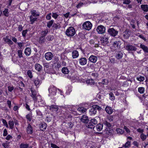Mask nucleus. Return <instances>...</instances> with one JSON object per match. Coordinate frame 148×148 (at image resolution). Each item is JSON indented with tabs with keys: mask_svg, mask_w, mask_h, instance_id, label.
<instances>
[{
	"mask_svg": "<svg viewBox=\"0 0 148 148\" xmlns=\"http://www.w3.org/2000/svg\"><path fill=\"white\" fill-rule=\"evenodd\" d=\"M101 108L97 105H93L89 111V114L90 115L95 114H96L97 110H101Z\"/></svg>",
	"mask_w": 148,
	"mask_h": 148,
	"instance_id": "obj_1",
	"label": "nucleus"
},
{
	"mask_svg": "<svg viewBox=\"0 0 148 148\" xmlns=\"http://www.w3.org/2000/svg\"><path fill=\"white\" fill-rule=\"evenodd\" d=\"M75 30L72 27H69L66 30V34L68 36H73L75 34Z\"/></svg>",
	"mask_w": 148,
	"mask_h": 148,
	"instance_id": "obj_2",
	"label": "nucleus"
},
{
	"mask_svg": "<svg viewBox=\"0 0 148 148\" xmlns=\"http://www.w3.org/2000/svg\"><path fill=\"white\" fill-rule=\"evenodd\" d=\"M82 26L83 29L89 30L92 28V24L90 21H86L83 24Z\"/></svg>",
	"mask_w": 148,
	"mask_h": 148,
	"instance_id": "obj_3",
	"label": "nucleus"
},
{
	"mask_svg": "<svg viewBox=\"0 0 148 148\" xmlns=\"http://www.w3.org/2000/svg\"><path fill=\"white\" fill-rule=\"evenodd\" d=\"M97 123V121L96 119H93L91 120L90 122L88 123L87 126L88 128L93 129Z\"/></svg>",
	"mask_w": 148,
	"mask_h": 148,
	"instance_id": "obj_4",
	"label": "nucleus"
},
{
	"mask_svg": "<svg viewBox=\"0 0 148 148\" xmlns=\"http://www.w3.org/2000/svg\"><path fill=\"white\" fill-rule=\"evenodd\" d=\"M108 33L111 36L115 37L117 36L118 34V31L113 28L109 29L108 31Z\"/></svg>",
	"mask_w": 148,
	"mask_h": 148,
	"instance_id": "obj_5",
	"label": "nucleus"
},
{
	"mask_svg": "<svg viewBox=\"0 0 148 148\" xmlns=\"http://www.w3.org/2000/svg\"><path fill=\"white\" fill-rule=\"evenodd\" d=\"M125 47V49L129 51V52H130V51H135L137 49L135 46L130 44H127Z\"/></svg>",
	"mask_w": 148,
	"mask_h": 148,
	"instance_id": "obj_6",
	"label": "nucleus"
},
{
	"mask_svg": "<svg viewBox=\"0 0 148 148\" xmlns=\"http://www.w3.org/2000/svg\"><path fill=\"white\" fill-rule=\"evenodd\" d=\"M96 30L99 34H102L105 32L106 28L103 26L100 25L97 27Z\"/></svg>",
	"mask_w": 148,
	"mask_h": 148,
	"instance_id": "obj_7",
	"label": "nucleus"
},
{
	"mask_svg": "<svg viewBox=\"0 0 148 148\" xmlns=\"http://www.w3.org/2000/svg\"><path fill=\"white\" fill-rule=\"evenodd\" d=\"M48 90L51 95H54L56 94V88L54 86L50 87L49 88Z\"/></svg>",
	"mask_w": 148,
	"mask_h": 148,
	"instance_id": "obj_8",
	"label": "nucleus"
},
{
	"mask_svg": "<svg viewBox=\"0 0 148 148\" xmlns=\"http://www.w3.org/2000/svg\"><path fill=\"white\" fill-rule=\"evenodd\" d=\"M46 59L47 60H51L53 57V54L51 52H48L46 53L45 55Z\"/></svg>",
	"mask_w": 148,
	"mask_h": 148,
	"instance_id": "obj_9",
	"label": "nucleus"
},
{
	"mask_svg": "<svg viewBox=\"0 0 148 148\" xmlns=\"http://www.w3.org/2000/svg\"><path fill=\"white\" fill-rule=\"evenodd\" d=\"M103 124H102L99 123L97 125L95 126L93 129L94 131L97 130V131H101L103 129Z\"/></svg>",
	"mask_w": 148,
	"mask_h": 148,
	"instance_id": "obj_10",
	"label": "nucleus"
},
{
	"mask_svg": "<svg viewBox=\"0 0 148 148\" xmlns=\"http://www.w3.org/2000/svg\"><path fill=\"white\" fill-rule=\"evenodd\" d=\"M31 91L32 92L31 96L33 98V100L35 101H36L37 99L36 96V92L35 90L33 88H31Z\"/></svg>",
	"mask_w": 148,
	"mask_h": 148,
	"instance_id": "obj_11",
	"label": "nucleus"
},
{
	"mask_svg": "<svg viewBox=\"0 0 148 148\" xmlns=\"http://www.w3.org/2000/svg\"><path fill=\"white\" fill-rule=\"evenodd\" d=\"M80 120L83 123H88L89 121L88 117L85 115H84L82 116Z\"/></svg>",
	"mask_w": 148,
	"mask_h": 148,
	"instance_id": "obj_12",
	"label": "nucleus"
},
{
	"mask_svg": "<svg viewBox=\"0 0 148 148\" xmlns=\"http://www.w3.org/2000/svg\"><path fill=\"white\" fill-rule=\"evenodd\" d=\"M26 131L28 134H32L33 132L32 127L29 124H28L27 127Z\"/></svg>",
	"mask_w": 148,
	"mask_h": 148,
	"instance_id": "obj_13",
	"label": "nucleus"
},
{
	"mask_svg": "<svg viewBox=\"0 0 148 148\" xmlns=\"http://www.w3.org/2000/svg\"><path fill=\"white\" fill-rule=\"evenodd\" d=\"M89 59L90 62L93 63H95L96 62L97 58V56L92 55L90 57Z\"/></svg>",
	"mask_w": 148,
	"mask_h": 148,
	"instance_id": "obj_14",
	"label": "nucleus"
},
{
	"mask_svg": "<svg viewBox=\"0 0 148 148\" xmlns=\"http://www.w3.org/2000/svg\"><path fill=\"white\" fill-rule=\"evenodd\" d=\"M79 63L80 65H84L87 63V60L85 58H82L79 59Z\"/></svg>",
	"mask_w": 148,
	"mask_h": 148,
	"instance_id": "obj_15",
	"label": "nucleus"
},
{
	"mask_svg": "<svg viewBox=\"0 0 148 148\" xmlns=\"http://www.w3.org/2000/svg\"><path fill=\"white\" fill-rule=\"evenodd\" d=\"M34 82L35 85L36 86H39L41 83V80L38 77L36 78L34 80Z\"/></svg>",
	"mask_w": 148,
	"mask_h": 148,
	"instance_id": "obj_16",
	"label": "nucleus"
},
{
	"mask_svg": "<svg viewBox=\"0 0 148 148\" xmlns=\"http://www.w3.org/2000/svg\"><path fill=\"white\" fill-rule=\"evenodd\" d=\"M35 67L36 70L38 71H40L42 69V66L39 64H35Z\"/></svg>",
	"mask_w": 148,
	"mask_h": 148,
	"instance_id": "obj_17",
	"label": "nucleus"
},
{
	"mask_svg": "<svg viewBox=\"0 0 148 148\" xmlns=\"http://www.w3.org/2000/svg\"><path fill=\"white\" fill-rule=\"evenodd\" d=\"M49 110L51 111H57L58 109V106L56 105H51L49 106Z\"/></svg>",
	"mask_w": 148,
	"mask_h": 148,
	"instance_id": "obj_18",
	"label": "nucleus"
},
{
	"mask_svg": "<svg viewBox=\"0 0 148 148\" xmlns=\"http://www.w3.org/2000/svg\"><path fill=\"white\" fill-rule=\"evenodd\" d=\"M105 110L106 112L109 114H111L113 112V110L112 108L110 107H106Z\"/></svg>",
	"mask_w": 148,
	"mask_h": 148,
	"instance_id": "obj_19",
	"label": "nucleus"
},
{
	"mask_svg": "<svg viewBox=\"0 0 148 148\" xmlns=\"http://www.w3.org/2000/svg\"><path fill=\"white\" fill-rule=\"evenodd\" d=\"M101 42L104 44H107L108 43V39L107 38H100Z\"/></svg>",
	"mask_w": 148,
	"mask_h": 148,
	"instance_id": "obj_20",
	"label": "nucleus"
},
{
	"mask_svg": "<svg viewBox=\"0 0 148 148\" xmlns=\"http://www.w3.org/2000/svg\"><path fill=\"white\" fill-rule=\"evenodd\" d=\"M24 53L27 56H29L31 53V49L30 48H26L25 50Z\"/></svg>",
	"mask_w": 148,
	"mask_h": 148,
	"instance_id": "obj_21",
	"label": "nucleus"
},
{
	"mask_svg": "<svg viewBox=\"0 0 148 148\" xmlns=\"http://www.w3.org/2000/svg\"><path fill=\"white\" fill-rule=\"evenodd\" d=\"M140 47L143 49L144 52L148 53V47H147L142 44H141L140 45Z\"/></svg>",
	"mask_w": 148,
	"mask_h": 148,
	"instance_id": "obj_22",
	"label": "nucleus"
},
{
	"mask_svg": "<svg viewBox=\"0 0 148 148\" xmlns=\"http://www.w3.org/2000/svg\"><path fill=\"white\" fill-rule=\"evenodd\" d=\"M31 15L32 16L36 17L39 15V13L37 12L35 10H33L31 11Z\"/></svg>",
	"mask_w": 148,
	"mask_h": 148,
	"instance_id": "obj_23",
	"label": "nucleus"
},
{
	"mask_svg": "<svg viewBox=\"0 0 148 148\" xmlns=\"http://www.w3.org/2000/svg\"><path fill=\"white\" fill-rule=\"evenodd\" d=\"M62 128L64 131H66L67 129L69 128L68 127L69 124L68 123H64L62 124Z\"/></svg>",
	"mask_w": 148,
	"mask_h": 148,
	"instance_id": "obj_24",
	"label": "nucleus"
},
{
	"mask_svg": "<svg viewBox=\"0 0 148 148\" xmlns=\"http://www.w3.org/2000/svg\"><path fill=\"white\" fill-rule=\"evenodd\" d=\"M123 36L124 37H129L130 36L131 33L128 29H127L123 32Z\"/></svg>",
	"mask_w": 148,
	"mask_h": 148,
	"instance_id": "obj_25",
	"label": "nucleus"
},
{
	"mask_svg": "<svg viewBox=\"0 0 148 148\" xmlns=\"http://www.w3.org/2000/svg\"><path fill=\"white\" fill-rule=\"evenodd\" d=\"M72 57L73 58H77L79 56V53L77 51L75 50L72 52Z\"/></svg>",
	"mask_w": 148,
	"mask_h": 148,
	"instance_id": "obj_26",
	"label": "nucleus"
},
{
	"mask_svg": "<svg viewBox=\"0 0 148 148\" xmlns=\"http://www.w3.org/2000/svg\"><path fill=\"white\" fill-rule=\"evenodd\" d=\"M123 54L121 52H119L116 53V58L118 59H121L123 57Z\"/></svg>",
	"mask_w": 148,
	"mask_h": 148,
	"instance_id": "obj_27",
	"label": "nucleus"
},
{
	"mask_svg": "<svg viewBox=\"0 0 148 148\" xmlns=\"http://www.w3.org/2000/svg\"><path fill=\"white\" fill-rule=\"evenodd\" d=\"M142 10L144 12H147L148 11V7L147 5H141Z\"/></svg>",
	"mask_w": 148,
	"mask_h": 148,
	"instance_id": "obj_28",
	"label": "nucleus"
},
{
	"mask_svg": "<svg viewBox=\"0 0 148 148\" xmlns=\"http://www.w3.org/2000/svg\"><path fill=\"white\" fill-rule=\"evenodd\" d=\"M4 41L6 43L10 45H12V44L13 42L11 41V39L8 38H5L3 39Z\"/></svg>",
	"mask_w": 148,
	"mask_h": 148,
	"instance_id": "obj_29",
	"label": "nucleus"
},
{
	"mask_svg": "<svg viewBox=\"0 0 148 148\" xmlns=\"http://www.w3.org/2000/svg\"><path fill=\"white\" fill-rule=\"evenodd\" d=\"M62 71L64 74H68L69 72L68 68L66 67H63L62 69Z\"/></svg>",
	"mask_w": 148,
	"mask_h": 148,
	"instance_id": "obj_30",
	"label": "nucleus"
},
{
	"mask_svg": "<svg viewBox=\"0 0 148 148\" xmlns=\"http://www.w3.org/2000/svg\"><path fill=\"white\" fill-rule=\"evenodd\" d=\"M77 110L81 112V113H84L86 111V109L83 107L79 108L77 109Z\"/></svg>",
	"mask_w": 148,
	"mask_h": 148,
	"instance_id": "obj_31",
	"label": "nucleus"
},
{
	"mask_svg": "<svg viewBox=\"0 0 148 148\" xmlns=\"http://www.w3.org/2000/svg\"><path fill=\"white\" fill-rule=\"evenodd\" d=\"M8 124L10 128L11 129H12L14 128V122L13 121H9Z\"/></svg>",
	"mask_w": 148,
	"mask_h": 148,
	"instance_id": "obj_32",
	"label": "nucleus"
},
{
	"mask_svg": "<svg viewBox=\"0 0 148 148\" xmlns=\"http://www.w3.org/2000/svg\"><path fill=\"white\" fill-rule=\"evenodd\" d=\"M30 21L31 24H33L34 23L36 20L37 18L36 17H33L32 16H30Z\"/></svg>",
	"mask_w": 148,
	"mask_h": 148,
	"instance_id": "obj_33",
	"label": "nucleus"
},
{
	"mask_svg": "<svg viewBox=\"0 0 148 148\" xmlns=\"http://www.w3.org/2000/svg\"><path fill=\"white\" fill-rule=\"evenodd\" d=\"M3 13L5 16H9V12L8 11V9H5L3 11Z\"/></svg>",
	"mask_w": 148,
	"mask_h": 148,
	"instance_id": "obj_34",
	"label": "nucleus"
},
{
	"mask_svg": "<svg viewBox=\"0 0 148 148\" xmlns=\"http://www.w3.org/2000/svg\"><path fill=\"white\" fill-rule=\"evenodd\" d=\"M140 136L141 139L143 141H144L147 138V136L143 133H142Z\"/></svg>",
	"mask_w": 148,
	"mask_h": 148,
	"instance_id": "obj_35",
	"label": "nucleus"
},
{
	"mask_svg": "<svg viewBox=\"0 0 148 148\" xmlns=\"http://www.w3.org/2000/svg\"><path fill=\"white\" fill-rule=\"evenodd\" d=\"M145 89L144 87H140L138 88V92L140 94H143L144 92Z\"/></svg>",
	"mask_w": 148,
	"mask_h": 148,
	"instance_id": "obj_36",
	"label": "nucleus"
},
{
	"mask_svg": "<svg viewBox=\"0 0 148 148\" xmlns=\"http://www.w3.org/2000/svg\"><path fill=\"white\" fill-rule=\"evenodd\" d=\"M29 147V145L28 144H24L21 143L20 146V148H27Z\"/></svg>",
	"mask_w": 148,
	"mask_h": 148,
	"instance_id": "obj_37",
	"label": "nucleus"
},
{
	"mask_svg": "<svg viewBox=\"0 0 148 148\" xmlns=\"http://www.w3.org/2000/svg\"><path fill=\"white\" fill-rule=\"evenodd\" d=\"M103 124L104 125H106L107 127L109 128L112 126L111 124L110 123L108 122L107 121H104L103 123Z\"/></svg>",
	"mask_w": 148,
	"mask_h": 148,
	"instance_id": "obj_38",
	"label": "nucleus"
},
{
	"mask_svg": "<svg viewBox=\"0 0 148 148\" xmlns=\"http://www.w3.org/2000/svg\"><path fill=\"white\" fill-rule=\"evenodd\" d=\"M54 22L53 20H51L47 23V26L49 28H50Z\"/></svg>",
	"mask_w": 148,
	"mask_h": 148,
	"instance_id": "obj_39",
	"label": "nucleus"
},
{
	"mask_svg": "<svg viewBox=\"0 0 148 148\" xmlns=\"http://www.w3.org/2000/svg\"><path fill=\"white\" fill-rule=\"evenodd\" d=\"M116 131L118 134H123L124 132V131L123 130L120 128L117 129H116Z\"/></svg>",
	"mask_w": 148,
	"mask_h": 148,
	"instance_id": "obj_40",
	"label": "nucleus"
},
{
	"mask_svg": "<svg viewBox=\"0 0 148 148\" xmlns=\"http://www.w3.org/2000/svg\"><path fill=\"white\" fill-rule=\"evenodd\" d=\"M17 53L18 54V55L19 57L20 58H21L23 57V53H22V51L21 50H18L17 51Z\"/></svg>",
	"mask_w": 148,
	"mask_h": 148,
	"instance_id": "obj_41",
	"label": "nucleus"
},
{
	"mask_svg": "<svg viewBox=\"0 0 148 148\" xmlns=\"http://www.w3.org/2000/svg\"><path fill=\"white\" fill-rule=\"evenodd\" d=\"M44 38H37V40L40 43H42L44 42Z\"/></svg>",
	"mask_w": 148,
	"mask_h": 148,
	"instance_id": "obj_42",
	"label": "nucleus"
},
{
	"mask_svg": "<svg viewBox=\"0 0 148 148\" xmlns=\"http://www.w3.org/2000/svg\"><path fill=\"white\" fill-rule=\"evenodd\" d=\"M9 142L6 141L5 143L2 144V145L5 148H8L9 147Z\"/></svg>",
	"mask_w": 148,
	"mask_h": 148,
	"instance_id": "obj_43",
	"label": "nucleus"
},
{
	"mask_svg": "<svg viewBox=\"0 0 148 148\" xmlns=\"http://www.w3.org/2000/svg\"><path fill=\"white\" fill-rule=\"evenodd\" d=\"M136 79L139 81L142 82L145 80V77H144L140 76L139 77H137Z\"/></svg>",
	"mask_w": 148,
	"mask_h": 148,
	"instance_id": "obj_44",
	"label": "nucleus"
},
{
	"mask_svg": "<svg viewBox=\"0 0 148 148\" xmlns=\"http://www.w3.org/2000/svg\"><path fill=\"white\" fill-rule=\"evenodd\" d=\"M109 95L110 98L111 100H113L115 99V97L114 96V95L112 92H110L109 94Z\"/></svg>",
	"mask_w": 148,
	"mask_h": 148,
	"instance_id": "obj_45",
	"label": "nucleus"
},
{
	"mask_svg": "<svg viewBox=\"0 0 148 148\" xmlns=\"http://www.w3.org/2000/svg\"><path fill=\"white\" fill-rule=\"evenodd\" d=\"M94 82V80L92 79H90L87 81V83L90 85L93 84Z\"/></svg>",
	"mask_w": 148,
	"mask_h": 148,
	"instance_id": "obj_46",
	"label": "nucleus"
},
{
	"mask_svg": "<svg viewBox=\"0 0 148 148\" xmlns=\"http://www.w3.org/2000/svg\"><path fill=\"white\" fill-rule=\"evenodd\" d=\"M27 75H28L29 77L30 78L32 77V72L31 71L29 70L27 71Z\"/></svg>",
	"mask_w": 148,
	"mask_h": 148,
	"instance_id": "obj_47",
	"label": "nucleus"
},
{
	"mask_svg": "<svg viewBox=\"0 0 148 148\" xmlns=\"http://www.w3.org/2000/svg\"><path fill=\"white\" fill-rule=\"evenodd\" d=\"M2 122L4 126H5L7 127H8V124L7 123L6 121L4 119H2Z\"/></svg>",
	"mask_w": 148,
	"mask_h": 148,
	"instance_id": "obj_48",
	"label": "nucleus"
},
{
	"mask_svg": "<svg viewBox=\"0 0 148 148\" xmlns=\"http://www.w3.org/2000/svg\"><path fill=\"white\" fill-rule=\"evenodd\" d=\"M130 142L129 141H127L125 144V145L123 146V147L127 148L128 147L130 146Z\"/></svg>",
	"mask_w": 148,
	"mask_h": 148,
	"instance_id": "obj_49",
	"label": "nucleus"
},
{
	"mask_svg": "<svg viewBox=\"0 0 148 148\" xmlns=\"http://www.w3.org/2000/svg\"><path fill=\"white\" fill-rule=\"evenodd\" d=\"M113 45L114 47L117 48H118L119 47H120L119 44L117 43V42L116 41L114 42Z\"/></svg>",
	"mask_w": 148,
	"mask_h": 148,
	"instance_id": "obj_50",
	"label": "nucleus"
},
{
	"mask_svg": "<svg viewBox=\"0 0 148 148\" xmlns=\"http://www.w3.org/2000/svg\"><path fill=\"white\" fill-rule=\"evenodd\" d=\"M52 16L53 18L56 19L57 18L58 15L56 13H52Z\"/></svg>",
	"mask_w": 148,
	"mask_h": 148,
	"instance_id": "obj_51",
	"label": "nucleus"
},
{
	"mask_svg": "<svg viewBox=\"0 0 148 148\" xmlns=\"http://www.w3.org/2000/svg\"><path fill=\"white\" fill-rule=\"evenodd\" d=\"M130 0H123V4L128 5L130 3Z\"/></svg>",
	"mask_w": 148,
	"mask_h": 148,
	"instance_id": "obj_52",
	"label": "nucleus"
},
{
	"mask_svg": "<svg viewBox=\"0 0 148 148\" xmlns=\"http://www.w3.org/2000/svg\"><path fill=\"white\" fill-rule=\"evenodd\" d=\"M98 1H101V2H104V1H105L104 0H91V1H90V2H92V3H96Z\"/></svg>",
	"mask_w": 148,
	"mask_h": 148,
	"instance_id": "obj_53",
	"label": "nucleus"
},
{
	"mask_svg": "<svg viewBox=\"0 0 148 148\" xmlns=\"http://www.w3.org/2000/svg\"><path fill=\"white\" fill-rule=\"evenodd\" d=\"M31 116L30 114H28L26 116V117L27 119L29 121H31Z\"/></svg>",
	"mask_w": 148,
	"mask_h": 148,
	"instance_id": "obj_54",
	"label": "nucleus"
},
{
	"mask_svg": "<svg viewBox=\"0 0 148 148\" xmlns=\"http://www.w3.org/2000/svg\"><path fill=\"white\" fill-rule=\"evenodd\" d=\"M46 18L47 20H50L51 18V13H50L47 14L46 16Z\"/></svg>",
	"mask_w": 148,
	"mask_h": 148,
	"instance_id": "obj_55",
	"label": "nucleus"
},
{
	"mask_svg": "<svg viewBox=\"0 0 148 148\" xmlns=\"http://www.w3.org/2000/svg\"><path fill=\"white\" fill-rule=\"evenodd\" d=\"M48 32V31L47 30H44V31L42 32L41 33V34L43 36H45L47 34Z\"/></svg>",
	"mask_w": 148,
	"mask_h": 148,
	"instance_id": "obj_56",
	"label": "nucleus"
},
{
	"mask_svg": "<svg viewBox=\"0 0 148 148\" xmlns=\"http://www.w3.org/2000/svg\"><path fill=\"white\" fill-rule=\"evenodd\" d=\"M43 65L44 67L46 68H48L49 67V64L48 63H44L43 64Z\"/></svg>",
	"mask_w": 148,
	"mask_h": 148,
	"instance_id": "obj_57",
	"label": "nucleus"
},
{
	"mask_svg": "<svg viewBox=\"0 0 148 148\" xmlns=\"http://www.w3.org/2000/svg\"><path fill=\"white\" fill-rule=\"evenodd\" d=\"M51 147L53 148H59V147L58 146L55 144L51 143Z\"/></svg>",
	"mask_w": 148,
	"mask_h": 148,
	"instance_id": "obj_58",
	"label": "nucleus"
},
{
	"mask_svg": "<svg viewBox=\"0 0 148 148\" xmlns=\"http://www.w3.org/2000/svg\"><path fill=\"white\" fill-rule=\"evenodd\" d=\"M124 129L125 130L127 133H129L130 131L129 129L126 126H125L124 127Z\"/></svg>",
	"mask_w": 148,
	"mask_h": 148,
	"instance_id": "obj_59",
	"label": "nucleus"
},
{
	"mask_svg": "<svg viewBox=\"0 0 148 148\" xmlns=\"http://www.w3.org/2000/svg\"><path fill=\"white\" fill-rule=\"evenodd\" d=\"M11 101L9 100H8L7 101V103L8 106L10 108L11 107Z\"/></svg>",
	"mask_w": 148,
	"mask_h": 148,
	"instance_id": "obj_60",
	"label": "nucleus"
},
{
	"mask_svg": "<svg viewBox=\"0 0 148 148\" xmlns=\"http://www.w3.org/2000/svg\"><path fill=\"white\" fill-rule=\"evenodd\" d=\"M83 4V3H79L76 6L77 8H80Z\"/></svg>",
	"mask_w": 148,
	"mask_h": 148,
	"instance_id": "obj_61",
	"label": "nucleus"
},
{
	"mask_svg": "<svg viewBox=\"0 0 148 148\" xmlns=\"http://www.w3.org/2000/svg\"><path fill=\"white\" fill-rule=\"evenodd\" d=\"M47 127L46 125L45 124H44L41 125V126L40 127V128H42V130H45Z\"/></svg>",
	"mask_w": 148,
	"mask_h": 148,
	"instance_id": "obj_62",
	"label": "nucleus"
},
{
	"mask_svg": "<svg viewBox=\"0 0 148 148\" xmlns=\"http://www.w3.org/2000/svg\"><path fill=\"white\" fill-rule=\"evenodd\" d=\"M8 88L9 91L12 92V91L14 89V88L13 86H8Z\"/></svg>",
	"mask_w": 148,
	"mask_h": 148,
	"instance_id": "obj_63",
	"label": "nucleus"
},
{
	"mask_svg": "<svg viewBox=\"0 0 148 148\" xmlns=\"http://www.w3.org/2000/svg\"><path fill=\"white\" fill-rule=\"evenodd\" d=\"M12 0H8L7 1V4L8 5V6H10L12 2Z\"/></svg>",
	"mask_w": 148,
	"mask_h": 148,
	"instance_id": "obj_64",
	"label": "nucleus"
}]
</instances>
